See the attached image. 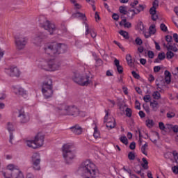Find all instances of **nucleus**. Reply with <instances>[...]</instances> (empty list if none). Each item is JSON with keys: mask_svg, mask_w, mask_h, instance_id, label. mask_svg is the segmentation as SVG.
I'll return each instance as SVG.
<instances>
[{"mask_svg": "<svg viewBox=\"0 0 178 178\" xmlns=\"http://www.w3.org/2000/svg\"><path fill=\"white\" fill-rule=\"evenodd\" d=\"M67 49V46L65 44H59L56 42L45 44L44 51L45 54L50 56H56L59 54H65Z\"/></svg>", "mask_w": 178, "mask_h": 178, "instance_id": "obj_1", "label": "nucleus"}, {"mask_svg": "<svg viewBox=\"0 0 178 178\" xmlns=\"http://www.w3.org/2000/svg\"><path fill=\"white\" fill-rule=\"evenodd\" d=\"M56 111L63 116H73L74 118L79 116V108L75 105L63 104L58 106Z\"/></svg>", "mask_w": 178, "mask_h": 178, "instance_id": "obj_2", "label": "nucleus"}, {"mask_svg": "<svg viewBox=\"0 0 178 178\" xmlns=\"http://www.w3.org/2000/svg\"><path fill=\"white\" fill-rule=\"evenodd\" d=\"M63 156L64 158L65 162L67 165H70L73 163V160L76 156L74 152V146L70 144H65L62 147Z\"/></svg>", "mask_w": 178, "mask_h": 178, "instance_id": "obj_3", "label": "nucleus"}, {"mask_svg": "<svg viewBox=\"0 0 178 178\" xmlns=\"http://www.w3.org/2000/svg\"><path fill=\"white\" fill-rule=\"evenodd\" d=\"M45 138V136H44L41 133L37 134L35 136L34 140H26V145L30 148H33V149H37V148H40L44 145V140Z\"/></svg>", "mask_w": 178, "mask_h": 178, "instance_id": "obj_4", "label": "nucleus"}, {"mask_svg": "<svg viewBox=\"0 0 178 178\" xmlns=\"http://www.w3.org/2000/svg\"><path fill=\"white\" fill-rule=\"evenodd\" d=\"M42 92L47 99V98H51V97L54 95V89L51 79L47 78L46 80L43 81L42 86Z\"/></svg>", "mask_w": 178, "mask_h": 178, "instance_id": "obj_5", "label": "nucleus"}, {"mask_svg": "<svg viewBox=\"0 0 178 178\" xmlns=\"http://www.w3.org/2000/svg\"><path fill=\"white\" fill-rule=\"evenodd\" d=\"M39 22L40 24V27L47 30L51 35L55 34V31H56L57 29L55 26V24L51 23V22L48 21L47 18L44 16H40L39 17Z\"/></svg>", "mask_w": 178, "mask_h": 178, "instance_id": "obj_6", "label": "nucleus"}, {"mask_svg": "<svg viewBox=\"0 0 178 178\" xmlns=\"http://www.w3.org/2000/svg\"><path fill=\"white\" fill-rule=\"evenodd\" d=\"M90 76L88 75H83L79 72H74L72 76V80L76 84L84 87L90 84Z\"/></svg>", "mask_w": 178, "mask_h": 178, "instance_id": "obj_7", "label": "nucleus"}, {"mask_svg": "<svg viewBox=\"0 0 178 178\" xmlns=\"http://www.w3.org/2000/svg\"><path fill=\"white\" fill-rule=\"evenodd\" d=\"M82 178H90V159H86L82 162L78 168Z\"/></svg>", "mask_w": 178, "mask_h": 178, "instance_id": "obj_8", "label": "nucleus"}, {"mask_svg": "<svg viewBox=\"0 0 178 178\" xmlns=\"http://www.w3.org/2000/svg\"><path fill=\"white\" fill-rule=\"evenodd\" d=\"M27 42H29V38H27V37L22 35L15 37V48L18 51H22V49H24L27 45Z\"/></svg>", "mask_w": 178, "mask_h": 178, "instance_id": "obj_9", "label": "nucleus"}, {"mask_svg": "<svg viewBox=\"0 0 178 178\" xmlns=\"http://www.w3.org/2000/svg\"><path fill=\"white\" fill-rule=\"evenodd\" d=\"M72 19H79V20L83 21V24H85L86 31V35H88L90 33V29L88 28V24L86 22L87 21V17H86V14L81 13L80 12H77L75 13H73L72 15Z\"/></svg>", "mask_w": 178, "mask_h": 178, "instance_id": "obj_10", "label": "nucleus"}, {"mask_svg": "<svg viewBox=\"0 0 178 178\" xmlns=\"http://www.w3.org/2000/svg\"><path fill=\"white\" fill-rule=\"evenodd\" d=\"M18 118L19 123H22V124L30 122V115H29V113H26L23 109L18 111Z\"/></svg>", "mask_w": 178, "mask_h": 178, "instance_id": "obj_11", "label": "nucleus"}, {"mask_svg": "<svg viewBox=\"0 0 178 178\" xmlns=\"http://www.w3.org/2000/svg\"><path fill=\"white\" fill-rule=\"evenodd\" d=\"M40 162H41L40 154L38 153L33 154L32 156V163L35 170H40V169H41L40 167Z\"/></svg>", "mask_w": 178, "mask_h": 178, "instance_id": "obj_12", "label": "nucleus"}, {"mask_svg": "<svg viewBox=\"0 0 178 178\" xmlns=\"http://www.w3.org/2000/svg\"><path fill=\"white\" fill-rule=\"evenodd\" d=\"M6 73H8L10 77H19V76H20V71L17 67H11L7 69Z\"/></svg>", "mask_w": 178, "mask_h": 178, "instance_id": "obj_13", "label": "nucleus"}, {"mask_svg": "<svg viewBox=\"0 0 178 178\" xmlns=\"http://www.w3.org/2000/svg\"><path fill=\"white\" fill-rule=\"evenodd\" d=\"M60 62L56 60H49V66L50 67V70L55 71L59 70L60 69Z\"/></svg>", "mask_w": 178, "mask_h": 178, "instance_id": "obj_14", "label": "nucleus"}, {"mask_svg": "<svg viewBox=\"0 0 178 178\" xmlns=\"http://www.w3.org/2000/svg\"><path fill=\"white\" fill-rule=\"evenodd\" d=\"M45 38H47V36L41 33L40 35L34 38L33 44H35V45H41V42H42L43 40Z\"/></svg>", "mask_w": 178, "mask_h": 178, "instance_id": "obj_15", "label": "nucleus"}, {"mask_svg": "<svg viewBox=\"0 0 178 178\" xmlns=\"http://www.w3.org/2000/svg\"><path fill=\"white\" fill-rule=\"evenodd\" d=\"M70 129L72 133H74V134H76V136H80V134L83 133V129L79 125H75Z\"/></svg>", "mask_w": 178, "mask_h": 178, "instance_id": "obj_16", "label": "nucleus"}, {"mask_svg": "<svg viewBox=\"0 0 178 178\" xmlns=\"http://www.w3.org/2000/svg\"><path fill=\"white\" fill-rule=\"evenodd\" d=\"M7 129L10 133V144H12V139L13 138V134L12 133V131H15V128L13 127V124H12L10 122L8 123L7 125Z\"/></svg>", "mask_w": 178, "mask_h": 178, "instance_id": "obj_17", "label": "nucleus"}, {"mask_svg": "<svg viewBox=\"0 0 178 178\" xmlns=\"http://www.w3.org/2000/svg\"><path fill=\"white\" fill-rule=\"evenodd\" d=\"M165 74V82L166 84H170V81H172V74H170V72L165 70L164 72Z\"/></svg>", "mask_w": 178, "mask_h": 178, "instance_id": "obj_18", "label": "nucleus"}, {"mask_svg": "<svg viewBox=\"0 0 178 178\" xmlns=\"http://www.w3.org/2000/svg\"><path fill=\"white\" fill-rule=\"evenodd\" d=\"M92 126H93L94 127V133H93V136L95 138H99L100 137V134H99V131L98 130V127H97V124L93 123L92 124Z\"/></svg>", "mask_w": 178, "mask_h": 178, "instance_id": "obj_19", "label": "nucleus"}, {"mask_svg": "<svg viewBox=\"0 0 178 178\" xmlns=\"http://www.w3.org/2000/svg\"><path fill=\"white\" fill-rule=\"evenodd\" d=\"M3 175L5 178H13L15 177V172L9 170H6V172H3Z\"/></svg>", "mask_w": 178, "mask_h": 178, "instance_id": "obj_20", "label": "nucleus"}, {"mask_svg": "<svg viewBox=\"0 0 178 178\" xmlns=\"http://www.w3.org/2000/svg\"><path fill=\"white\" fill-rule=\"evenodd\" d=\"M115 126H116V122H115V118H113L112 121H108L106 123V127L111 130V129H115Z\"/></svg>", "mask_w": 178, "mask_h": 178, "instance_id": "obj_21", "label": "nucleus"}, {"mask_svg": "<svg viewBox=\"0 0 178 178\" xmlns=\"http://www.w3.org/2000/svg\"><path fill=\"white\" fill-rule=\"evenodd\" d=\"M126 60L127 62V64L131 67H133L134 66V63H133V58H131V55L127 54L126 56Z\"/></svg>", "mask_w": 178, "mask_h": 178, "instance_id": "obj_22", "label": "nucleus"}, {"mask_svg": "<svg viewBox=\"0 0 178 178\" xmlns=\"http://www.w3.org/2000/svg\"><path fill=\"white\" fill-rule=\"evenodd\" d=\"M158 105H159L158 102L156 100H153L152 102H150V106L152 108L154 112H156V111H158V108H159Z\"/></svg>", "mask_w": 178, "mask_h": 178, "instance_id": "obj_23", "label": "nucleus"}, {"mask_svg": "<svg viewBox=\"0 0 178 178\" xmlns=\"http://www.w3.org/2000/svg\"><path fill=\"white\" fill-rule=\"evenodd\" d=\"M41 67H42V69H43V70L49 71L50 70L49 61L42 63L41 64Z\"/></svg>", "mask_w": 178, "mask_h": 178, "instance_id": "obj_24", "label": "nucleus"}, {"mask_svg": "<svg viewBox=\"0 0 178 178\" xmlns=\"http://www.w3.org/2000/svg\"><path fill=\"white\" fill-rule=\"evenodd\" d=\"M167 51H172V52H177V47L172 46L170 43H168Z\"/></svg>", "mask_w": 178, "mask_h": 178, "instance_id": "obj_25", "label": "nucleus"}, {"mask_svg": "<svg viewBox=\"0 0 178 178\" xmlns=\"http://www.w3.org/2000/svg\"><path fill=\"white\" fill-rule=\"evenodd\" d=\"M15 177L13 178H24V176L23 175V173L20 172L19 170H15V172H14Z\"/></svg>", "mask_w": 178, "mask_h": 178, "instance_id": "obj_26", "label": "nucleus"}, {"mask_svg": "<svg viewBox=\"0 0 178 178\" xmlns=\"http://www.w3.org/2000/svg\"><path fill=\"white\" fill-rule=\"evenodd\" d=\"M167 127L168 129H171L174 133H178V126L177 125H173V124H167Z\"/></svg>", "mask_w": 178, "mask_h": 178, "instance_id": "obj_27", "label": "nucleus"}, {"mask_svg": "<svg viewBox=\"0 0 178 178\" xmlns=\"http://www.w3.org/2000/svg\"><path fill=\"white\" fill-rule=\"evenodd\" d=\"M119 34H120V35L124 37L125 38V40H129V33H127V31H126L120 30L119 31Z\"/></svg>", "mask_w": 178, "mask_h": 178, "instance_id": "obj_28", "label": "nucleus"}, {"mask_svg": "<svg viewBox=\"0 0 178 178\" xmlns=\"http://www.w3.org/2000/svg\"><path fill=\"white\" fill-rule=\"evenodd\" d=\"M7 170H10V172H13L14 173L16 172V170H18L17 169H16V168L15 167V165L13 164H9L7 166Z\"/></svg>", "mask_w": 178, "mask_h": 178, "instance_id": "obj_29", "label": "nucleus"}, {"mask_svg": "<svg viewBox=\"0 0 178 178\" xmlns=\"http://www.w3.org/2000/svg\"><path fill=\"white\" fill-rule=\"evenodd\" d=\"M142 161L143 163L141 164V166L143 168V169H148V161H147V159L143 158Z\"/></svg>", "mask_w": 178, "mask_h": 178, "instance_id": "obj_30", "label": "nucleus"}, {"mask_svg": "<svg viewBox=\"0 0 178 178\" xmlns=\"http://www.w3.org/2000/svg\"><path fill=\"white\" fill-rule=\"evenodd\" d=\"M122 22L124 23V27L127 29H130V27H131V23L127 22V19L126 18L122 19Z\"/></svg>", "mask_w": 178, "mask_h": 178, "instance_id": "obj_31", "label": "nucleus"}, {"mask_svg": "<svg viewBox=\"0 0 178 178\" xmlns=\"http://www.w3.org/2000/svg\"><path fill=\"white\" fill-rule=\"evenodd\" d=\"M120 141L122 143V144H124L125 145H127L129 144V140H127V137L126 136H121L120 138Z\"/></svg>", "mask_w": 178, "mask_h": 178, "instance_id": "obj_32", "label": "nucleus"}, {"mask_svg": "<svg viewBox=\"0 0 178 178\" xmlns=\"http://www.w3.org/2000/svg\"><path fill=\"white\" fill-rule=\"evenodd\" d=\"M145 7H144L143 5L140 4L138 8H136L135 9L136 10V15H138L140 12H143L144 10Z\"/></svg>", "mask_w": 178, "mask_h": 178, "instance_id": "obj_33", "label": "nucleus"}, {"mask_svg": "<svg viewBox=\"0 0 178 178\" xmlns=\"http://www.w3.org/2000/svg\"><path fill=\"white\" fill-rule=\"evenodd\" d=\"M152 97H153L154 99H160L161 93L158 91H155L153 92Z\"/></svg>", "mask_w": 178, "mask_h": 178, "instance_id": "obj_34", "label": "nucleus"}, {"mask_svg": "<svg viewBox=\"0 0 178 178\" xmlns=\"http://www.w3.org/2000/svg\"><path fill=\"white\" fill-rule=\"evenodd\" d=\"M125 112H126V116L127 118H131V115L133 113V111H131V108H127L125 109Z\"/></svg>", "mask_w": 178, "mask_h": 178, "instance_id": "obj_35", "label": "nucleus"}, {"mask_svg": "<svg viewBox=\"0 0 178 178\" xmlns=\"http://www.w3.org/2000/svg\"><path fill=\"white\" fill-rule=\"evenodd\" d=\"M120 13L122 15H126L127 13V10H126V6H121L119 8Z\"/></svg>", "mask_w": 178, "mask_h": 178, "instance_id": "obj_36", "label": "nucleus"}, {"mask_svg": "<svg viewBox=\"0 0 178 178\" xmlns=\"http://www.w3.org/2000/svg\"><path fill=\"white\" fill-rule=\"evenodd\" d=\"M175 56V53L172 51H168L166 53V58L167 59H172Z\"/></svg>", "mask_w": 178, "mask_h": 178, "instance_id": "obj_37", "label": "nucleus"}, {"mask_svg": "<svg viewBox=\"0 0 178 178\" xmlns=\"http://www.w3.org/2000/svg\"><path fill=\"white\" fill-rule=\"evenodd\" d=\"M138 27L140 31H143L144 33V31L145 30V26H144V24L143 22H139L138 24Z\"/></svg>", "mask_w": 178, "mask_h": 178, "instance_id": "obj_38", "label": "nucleus"}, {"mask_svg": "<svg viewBox=\"0 0 178 178\" xmlns=\"http://www.w3.org/2000/svg\"><path fill=\"white\" fill-rule=\"evenodd\" d=\"M128 159L129 161H134L136 159V154L133 152H130L128 154Z\"/></svg>", "mask_w": 178, "mask_h": 178, "instance_id": "obj_39", "label": "nucleus"}, {"mask_svg": "<svg viewBox=\"0 0 178 178\" xmlns=\"http://www.w3.org/2000/svg\"><path fill=\"white\" fill-rule=\"evenodd\" d=\"M149 31L152 34H155L156 33V29H155V24H152L149 28Z\"/></svg>", "mask_w": 178, "mask_h": 178, "instance_id": "obj_40", "label": "nucleus"}, {"mask_svg": "<svg viewBox=\"0 0 178 178\" xmlns=\"http://www.w3.org/2000/svg\"><path fill=\"white\" fill-rule=\"evenodd\" d=\"M145 123H146V126L147 127L151 128L154 126V120H147L145 121Z\"/></svg>", "mask_w": 178, "mask_h": 178, "instance_id": "obj_41", "label": "nucleus"}, {"mask_svg": "<svg viewBox=\"0 0 178 178\" xmlns=\"http://www.w3.org/2000/svg\"><path fill=\"white\" fill-rule=\"evenodd\" d=\"M123 170H124V172H127V173H128L129 175V176H133L134 177H136V175L134 174H131V170H130V168L127 169V168L125 166L123 167Z\"/></svg>", "mask_w": 178, "mask_h": 178, "instance_id": "obj_42", "label": "nucleus"}, {"mask_svg": "<svg viewBox=\"0 0 178 178\" xmlns=\"http://www.w3.org/2000/svg\"><path fill=\"white\" fill-rule=\"evenodd\" d=\"M165 41L168 42V44H170L173 41V37L170 35H167L165 36Z\"/></svg>", "mask_w": 178, "mask_h": 178, "instance_id": "obj_43", "label": "nucleus"}, {"mask_svg": "<svg viewBox=\"0 0 178 178\" xmlns=\"http://www.w3.org/2000/svg\"><path fill=\"white\" fill-rule=\"evenodd\" d=\"M160 29L161 31H163L164 33H166V31H168V26H166V25L163 23L161 24Z\"/></svg>", "mask_w": 178, "mask_h": 178, "instance_id": "obj_44", "label": "nucleus"}, {"mask_svg": "<svg viewBox=\"0 0 178 178\" xmlns=\"http://www.w3.org/2000/svg\"><path fill=\"white\" fill-rule=\"evenodd\" d=\"M175 116H176V113H175L174 112L169 111L168 113H167V118H168V119H172Z\"/></svg>", "mask_w": 178, "mask_h": 178, "instance_id": "obj_45", "label": "nucleus"}, {"mask_svg": "<svg viewBox=\"0 0 178 178\" xmlns=\"http://www.w3.org/2000/svg\"><path fill=\"white\" fill-rule=\"evenodd\" d=\"M96 62V66H102L103 65V61L101 58H97L96 60H95Z\"/></svg>", "mask_w": 178, "mask_h": 178, "instance_id": "obj_46", "label": "nucleus"}, {"mask_svg": "<svg viewBox=\"0 0 178 178\" xmlns=\"http://www.w3.org/2000/svg\"><path fill=\"white\" fill-rule=\"evenodd\" d=\"M135 42L136 45H143V40H141V38H140L139 37L136 38Z\"/></svg>", "mask_w": 178, "mask_h": 178, "instance_id": "obj_47", "label": "nucleus"}, {"mask_svg": "<svg viewBox=\"0 0 178 178\" xmlns=\"http://www.w3.org/2000/svg\"><path fill=\"white\" fill-rule=\"evenodd\" d=\"M155 56V54H154V51L149 50L147 51V56L148 58H149L150 59H154V56Z\"/></svg>", "mask_w": 178, "mask_h": 178, "instance_id": "obj_48", "label": "nucleus"}, {"mask_svg": "<svg viewBox=\"0 0 178 178\" xmlns=\"http://www.w3.org/2000/svg\"><path fill=\"white\" fill-rule=\"evenodd\" d=\"M143 100L145 101V102H149V101H151V95H145L143 97Z\"/></svg>", "mask_w": 178, "mask_h": 178, "instance_id": "obj_49", "label": "nucleus"}, {"mask_svg": "<svg viewBox=\"0 0 178 178\" xmlns=\"http://www.w3.org/2000/svg\"><path fill=\"white\" fill-rule=\"evenodd\" d=\"M135 104L136 109H138V111H140V109H141V104H140V102L138 100H136Z\"/></svg>", "mask_w": 178, "mask_h": 178, "instance_id": "obj_50", "label": "nucleus"}, {"mask_svg": "<svg viewBox=\"0 0 178 178\" xmlns=\"http://www.w3.org/2000/svg\"><path fill=\"white\" fill-rule=\"evenodd\" d=\"M126 15L129 19H133L136 14V13L130 14V11H127V13Z\"/></svg>", "mask_w": 178, "mask_h": 178, "instance_id": "obj_51", "label": "nucleus"}, {"mask_svg": "<svg viewBox=\"0 0 178 178\" xmlns=\"http://www.w3.org/2000/svg\"><path fill=\"white\" fill-rule=\"evenodd\" d=\"M17 94L19 95H24V94H26V92L24 91V89L20 88L18 89Z\"/></svg>", "mask_w": 178, "mask_h": 178, "instance_id": "obj_52", "label": "nucleus"}, {"mask_svg": "<svg viewBox=\"0 0 178 178\" xmlns=\"http://www.w3.org/2000/svg\"><path fill=\"white\" fill-rule=\"evenodd\" d=\"M143 33L146 38H149V37H151V35H152V33L151 32H149V31L147 32V31H145V30Z\"/></svg>", "mask_w": 178, "mask_h": 178, "instance_id": "obj_53", "label": "nucleus"}, {"mask_svg": "<svg viewBox=\"0 0 178 178\" xmlns=\"http://www.w3.org/2000/svg\"><path fill=\"white\" fill-rule=\"evenodd\" d=\"M131 74L134 77V79H137L138 80V79H140V74L136 72V71H132Z\"/></svg>", "mask_w": 178, "mask_h": 178, "instance_id": "obj_54", "label": "nucleus"}, {"mask_svg": "<svg viewBox=\"0 0 178 178\" xmlns=\"http://www.w3.org/2000/svg\"><path fill=\"white\" fill-rule=\"evenodd\" d=\"M114 44H115L116 45H118V47H119V48H120V49H122V51H124V47H123V46L122 45V44L119 43L118 41L114 40Z\"/></svg>", "mask_w": 178, "mask_h": 178, "instance_id": "obj_55", "label": "nucleus"}, {"mask_svg": "<svg viewBox=\"0 0 178 178\" xmlns=\"http://www.w3.org/2000/svg\"><path fill=\"white\" fill-rule=\"evenodd\" d=\"M158 58L160 59V60H163V59H165V53H159L158 55Z\"/></svg>", "mask_w": 178, "mask_h": 178, "instance_id": "obj_56", "label": "nucleus"}, {"mask_svg": "<svg viewBox=\"0 0 178 178\" xmlns=\"http://www.w3.org/2000/svg\"><path fill=\"white\" fill-rule=\"evenodd\" d=\"M90 35H91L92 38H95V37H97V32H95V30L91 29L90 30Z\"/></svg>", "mask_w": 178, "mask_h": 178, "instance_id": "obj_57", "label": "nucleus"}, {"mask_svg": "<svg viewBox=\"0 0 178 178\" xmlns=\"http://www.w3.org/2000/svg\"><path fill=\"white\" fill-rule=\"evenodd\" d=\"M159 127L160 130H163V131L165 130V129H166V127H165V124H163V122H159Z\"/></svg>", "mask_w": 178, "mask_h": 178, "instance_id": "obj_58", "label": "nucleus"}, {"mask_svg": "<svg viewBox=\"0 0 178 178\" xmlns=\"http://www.w3.org/2000/svg\"><path fill=\"white\" fill-rule=\"evenodd\" d=\"M117 70H118L119 74H122V73H123V67H122V65H118L117 67Z\"/></svg>", "mask_w": 178, "mask_h": 178, "instance_id": "obj_59", "label": "nucleus"}, {"mask_svg": "<svg viewBox=\"0 0 178 178\" xmlns=\"http://www.w3.org/2000/svg\"><path fill=\"white\" fill-rule=\"evenodd\" d=\"M138 5V0H135L134 1V2L130 3V6H131V8H136V6Z\"/></svg>", "mask_w": 178, "mask_h": 178, "instance_id": "obj_60", "label": "nucleus"}, {"mask_svg": "<svg viewBox=\"0 0 178 178\" xmlns=\"http://www.w3.org/2000/svg\"><path fill=\"white\" fill-rule=\"evenodd\" d=\"M152 19L154 22H156V20H158V15L156 14V13L155 14H152Z\"/></svg>", "mask_w": 178, "mask_h": 178, "instance_id": "obj_61", "label": "nucleus"}, {"mask_svg": "<svg viewBox=\"0 0 178 178\" xmlns=\"http://www.w3.org/2000/svg\"><path fill=\"white\" fill-rule=\"evenodd\" d=\"M130 149H136V142H132L129 145Z\"/></svg>", "mask_w": 178, "mask_h": 178, "instance_id": "obj_62", "label": "nucleus"}, {"mask_svg": "<svg viewBox=\"0 0 178 178\" xmlns=\"http://www.w3.org/2000/svg\"><path fill=\"white\" fill-rule=\"evenodd\" d=\"M172 170L173 173H175L176 175H177V173H178V167L177 166L172 167Z\"/></svg>", "mask_w": 178, "mask_h": 178, "instance_id": "obj_63", "label": "nucleus"}, {"mask_svg": "<svg viewBox=\"0 0 178 178\" xmlns=\"http://www.w3.org/2000/svg\"><path fill=\"white\" fill-rule=\"evenodd\" d=\"M173 39L175 41V42H178V34L177 33L173 34Z\"/></svg>", "mask_w": 178, "mask_h": 178, "instance_id": "obj_64", "label": "nucleus"}]
</instances>
